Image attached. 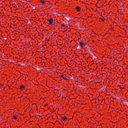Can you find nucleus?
I'll use <instances>...</instances> for the list:
<instances>
[{
    "instance_id": "f257e3e1",
    "label": "nucleus",
    "mask_w": 128,
    "mask_h": 128,
    "mask_svg": "<svg viewBox=\"0 0 128 128\" xmlns=\"http://www.w3.org/2000/svg\"><path fill=\"white\" fill-rule=\"evenodd\" d=\"M55 20H54L52 18H48L47 19V21L46 22L48 24L50 25L54 24Z\"/></svg>"
},
{
    "instance_id": "f03ea898",
    "label": "nucleus",
    "mask_w": 128,
    "mask_h": 128,
    "mask_svg": "<svg viewBox=\"0 0 128 128\" xmlns=\"http://www.w3.org/2000/svg\"><path fill=\"white\" fill-rule=\"evenodd\" d=\"M66 75L64 74H62L60 76V77L61 80H66L68 81V80L66 78Z\"/></svg>"
},
{
    "instance_id": "7ed1b4c3",
    "label": "nucleus",
    "mask_w": 128,
    "mask_h": 128,
    "mask_svg": "<svg viewBox=\"0 0 128 128\" xmlns=\"http://www.w3.org/2000/svg\"><path fill=\"white\" fill-rule=\"evenodd\" d=\"M60 118L62 120L65 121L67 120V118L64 114H62L60 116Z\"/></svg>"
},
{
    "instance_id": "20e7f679",
    "label": "nucleus",
    "mask_w": 128,
    "mask_h": 128,
    "mask_svg": "<svg viewBox=\"0 0 128 128\" xmlns=\"http://www.w3.org/2000/svg\"><path fill=\"white\" fill-rule=\"evenodd\" d=\"M72 56H71V58L70 56H66V57L64 58L65 61L67 62H70L72 60Z\"/></svg>"
},
{
    "instance_id": "39448f33",
    "label": "nucleus",
    "mask_w": 128,
    "mask_h": 128,
    "mask_svg": "<svg viewBox=\"0 0 128 128\" xmlns=\"http://www.w3.org/2000/svg\"><path fill=\"white\" fill-rule=\"evenodd\" d=\"M82 56H78V58H77V59L78 60V62H81L82 61H84V60H86V56H83V58L82 59V60H78V59H80V58H82Z\"/></svg>"
},
{
    "instance_id": "423d86ee",
    "label": "nucleus",
    "mask_w": 128,
    "mask_h": 128,
    "mask_svg": "<svg viewBox=\"0 0 128 128\" xmlns=\"http://www.w3.org/2000/svg\"><path fill=\"white\" fill-rule=\"evenodd\" d=\"M102 60H105L106 62H108L110 60V59L108 56L107 57H105L104 56H103Z\"/></svg>"
},
{
    "instance_id": "0eeeda50",
    "label": "nucleus",
    "mask_w": 128,
    "mask_h": 128,
    "mask_svg": "<svg viewBox=\"0 0 128 128\" xmlns=\"http://www.w3.org/2000/svg\"><path fill=\"white\" fill-rule=\"evenodd\" d=\"M123 58L121 57H116V59H117L118 60V63H119V62L120 61H122V60Z\"/></svg>"
},
{
    "instance_id": "6e6552de",
    "label": "nucleus",
    "mask_w": 128,
    "mask_h": 128,
    "mask_svg": "<svg viewBox=\"0 0 128 128\" xmlns=\"http://www.w3.org/2000/svg\"><path fill=\"white\" fill-rule=\"evenodd\" d=\"M12 118L14 119V120H16L17 119L18 117L15 115H13L12 116Z\"/></svg>"
},
{
    "instance_id": "1a4fd4ad",
    "label": "nucleus",
    "mask_w": 128,
    "mask_h": 128,
    "mask_svg": "<svg viewBox=\"0 0 128 128\" xmlns=\"http://www.w3.org/2000/svg\"><path fill=\"white\" fill-rule=\"evenodd\" d=\"M113 58H114V62H115L116 64H117V62H118V60L117 59H116V58H114V57Z\"/></svg>"
},
{
    "instance_id": "9d476101",
    "label": "nucleus",
    "mask_w": 128,
    "mask_h": 128,
    "mask_svg": "<svg viewBox=\"0 0 128 128\" xmlns=\"http://www.w3.org/2000/svg\"><path fill=\"white\" fill-rule=\"evenodd\" d=\"M80 46L82 47H83V46H84V43L82 42H80Z\"/></svg>"
},
{
    "instance_id": "9b49d317",
    "label": "nucleus",
    "mask_w": 128,
    "mask_h": 128,
    "mask_svg": "<svg viewBox=\"0 0 128 128\" xmlns=\"http://www.w3.org/2000/svg\"><path fill=\"white\" fill-rule=\"evenodd\" d=\"M25 88V86L24 85H22L20 86V89L21 90H23Z\"/></svg>"
},
{
    "instance_id": "f8f14e48",
    "label": "nucleus",
    "mask_w": 128,
    "mask_h": 128,
    "mask_svg": "<svg viewBox=\"0 0 128 128\" xmlns=\"http://www.w3.org/2000/svg\"><path fill=\"white\" fill-rule=\"evenodd\" d=\"M76 10L78 11H80V8L78 6H76Z\"/></svg>"
},
{
    "instance_id": "ddd939ff",
    "label": "nucleus",
    "mask_w": 128,
    "mask_h": 128,
    "mask_svg": "<svg viewBox=\"0 0 128 128\" xmlns=\"http://www.w3.org/2000/svg\"><path fill=\"white\" fill-rule=\"evenodd\" d=\"M15 58H17V59L18 58H19V61H19L20 60H22V59L21 58V56H15Z\"/></svg>"
},
{
    "instance_id": "4468645a",
    "label": "nucleus",
    "mask_w": 128,
    "mask_h": 128,
    "mask_svg": "<svg viewBox=\"0 0 128 128\" xmlns=\"http://www.w3.org/2000/svg\"><path fill=\"white\" fill-rule=\"evenodd\" d=\"M61 24L62 25V27H61V28H63V29H65V25L64 24L62 23Z\"/></svg>"
},
{
    "instance_id": "2eb2a0df",
    "label": "nucleus",
    "mask_w": 128,
    "mask_h": 128,
    "mask_svg": "<svg viewBox=\"0 0 128 128\" xmlns=\"http://www.w3.org/2000/svg\"><path fill=\"white\" fill-rule=\"evenodd\" d=\"M94 56H92V57H91L90 56H89V57L90 58H91L92 60H93V59H96V58H97V59H98V56H95V57H96L95 58H94Z\"/></svg>"
},
{
    "instance_id": "dca6fc26",
    "label": "nucleus",
    "mask_w": 128,
    "mask_h": 128,
    "mask_svg": "<svg viewBox=\"0 0 128 128\" xmlns=\"http://www.w3.org/2000/svg\"><path fill=\"white\" fill-rule=\"evenodd\" d=\"M65 19L66 20H68V21L70 20V19L68 17H66L65 18Z\"/></svg>"
},
{
    "instance_id": "f3484780",
    "label": "nucleus",
    "mask_w": 128,
    "mask_h": 128,
    "mask_svg": "<svg viewBox=\"0 0 128 128\" xmlns=\"http://www.w3.org/2000/svg\"><path fill=\"white\" fill-rule=\"evenodd\" d=\"M90 56H96L92 53H91L90 54Z\"/></svg>"
},
{
    "instance_id": "a211bd4d",
    "label": "nucleus",
    "mask_w": 128,
    "mask_h": 128,
    "mask_svg": "<svg viewBox=\"0 0 128 128\" xmlns=\"http://www.w3.org/2000/svg\"><path fill=\"white\" fill-rule=\"evenodd\" d=\"M39 58L40 59H41L42 58H45V59L46 58H45V56H44L43 58H42V57H41L40 56H39Z\"/></svg>"
},
{
    "instance_id": "6ab92c4d",
    "label": "nucleus",
    "mask_w": 128,
    "mask_h": 128,
    "mask_svg": "<svg viewBox=\"0 0 128 128\" xmlns=\"http://www.w3.org/2000/svg\"><path fill=\"white\" fill-rule=\"evenodd\" d=\"M123 53H124V55H125V54H126V50H124V52H123Z\"/></svg>"
},
{
    "instance_id": "aec40b11",
    "label": "nucleus",
    "mask_w": 128,
    "mask_h": 128,
    "mask_svg": "<svg viewBox=\"0 0 128 128\" xmlns=\"http://www.w3.org/2000/svg\"><path fill=\"white\" fill-rule=\"evenodd\" d=\"M84 46L86 47L87 46L86 44L85 43H84Z\"/></svg>"
},
{
    "instance_id": "412c9836",
    "label": "nucleus",
    "mask_w": 128,
    "mask_h": 128,
    "mask_svg": "<svg viewBox=\"0 0 128 128\" xmlns=\"http://www.w3.org/2000/svg\"><path fill=\"white\" fill-rule=\"evenodd\" d=\"M40 2L42 3H44L45 2H44V1H40Z\"/></svg>"
},
{
    "instance_id": "4be33fe9",
    "label": "nucleus",
    "mask_w": 128,
    "mask_h": 128,
    "mask_svg": "<svg viewBox=\"0 0 128 128\" xmlns=\"http://www.w3.org/2000/svg\"><path fill=\"white\" fill-rule=\"evenodd\" d=\"M2 86V84H0V88H1Z\"/></svg>"
},
{
    "instance_id": "5701e85b",
    "label": "nucleus",
    "mask_w": 128,
    "mask_h": 128,
    "mask_svg": "<svg viewBox=\"0 0 128 128\" xmlns=\"http://www.w3.org/2000/svg\"><path fill=\"white\" fill-rule=\"evenodd\" d=\"M4 54V52H3L2 54L1 55V56H2V55H4V54Z\"/></svg>"
},
{
    "instance_id": "b1692460",
    "label": "nucleus",
    "mask_w": 128,
    "mask_h": 128,
    "mask_svg": "<svg viewBox=\"0 0 128 128\" xmlns=\"http://www.w3.org/2000/svg\"><path fill=\"white\" fill-rule=\"evenodd\" d=\"M4 39L5 40H6L7 39V38H4Z\"/></svg>"
},
{
    "instance_id": "393cba45",
    "label": "nucleus",
    "mask_w": 128,
    "mask_h": 128,
    "mask_svg": "<svg viewBox=\"0 0 128 128\" xmlns=\"http://www.w3.org/2000/svg\"><path fill=\"white\" fill-rule=\"evenodd\" d=\"M112 64H115L116 63L115 62H114H114H112Z\"/></svg>"
},
{
    "instance_id": "a878e982",
    "label": "nucleus",
    "mask_w": 128,
    "mask_h": 128,
    "mask_svg": "<svg viewBox=\"0 0 128 128\" xmlns=\"http://www.w3.org/2000/svg\"><path fill=\"white\" fill-rule=\"evenodd\" d=\"M98 13L100 15H102V14L100 12H98Z\"/></svg>"
},
{
    "instance_id": "bb28decb",
    "label": "nucleus",
    "mask_w": 128,
    "mask_h": 128,
    "mask_svg": "<svg viewBox=\"0 0 128 128\" xmlns=\"http://www.w3.org/2000/svg\"><path fill=\"white\" fill-rule=\"evenodd\" d=\"M86 39H85L84 40V41H83L82 42H84V43H85L86 42Z\"/></svg>"
},
{
    "instance_id": "cd10ccee",
    "label": "nucleus",
    "mask_w": 128,
    "mask_h": 128,
    "mask_svg": "<svg viewBox=\"0 0 128 128\" xmlns=\"http://www.w3.org/2000/svg\"><path fill=\"white\" fill-rule=\"evenodd\" d=\"M53 61H55V60H56V58H53Z\"/></svg>"
},
{
    "instance_id": "c85d7f7f",
    "label": "nucleus",
    "mask_w": 128,
    "mask_h": 128,
    "mask_svg": "<svg viewBox=\"0 0 128 128\" xmlns=\"http://www.w3.org/2000/svg\"><path fill=\"white\" fill-rule=\"evenodd\" d=\"M104 20L103 19H101V21H102V22H103L104 21Z\"/></svg>"
},
{
    "instance_id": "c756f323",
    "label": "nucleus",
    "mask_w": 128,
    "mask_h": 128,
    "mask_svg": "<svg viewBox=\"0 0 128 128\" xmlns=\"http://www.w3.org/2000/svg\"><path fill=\"white\" fill-rule=\"evenodd\" d=\"M66 24H69V23L68 22H67L66 23Z\"/></svg>"
},
{
    "instance_id": "7c9ffc66",
    "label": "nucleus",
    "mask_w": 128,
    "mask_h": 128,
    "mask_svg": "<svg viewBox=\"0 0 128 128\" xmlns=\"http://www.w3.org/2000/svg\"><path fill=\"white\" fill-rule=\"evenodd\" d=\"M42 36H43V38H44V35H43V34L42 33Z\"/></svg>"
},
{
    "instance_id": "2f4dec72",
    "label": "nucleus",
    "mask_w": 128,
    "mask_h": 128,
    "mask_svg": "<svg viewBox=\"0 0 128 128\" xmlns=\"http://www.w3.org/2000/svg\"><path fill=\"white\" fill-rule=\"evenodd\" d=\"M126 26V27H127V25H124V24H123V25H122V26Z\"/></svg>"
},
{
    "instance_id": "473e14b6",
    "label": "nucleus",
    "mask_w": 128,
    "mask_h": 128,
    "mask_svg": "<svg viewBox=\"0 0 128 128\" xmlns=\"http://www.w3.org/2000/svg\"><path fill=\"white\" fill-rule=\"evenodd\" d=\"M125 8H123L122 9H123L124 10H125Z\"/></svg>"
},
{
    "instance_id": "72a5a7b5",
    "label": "nucleus",
    "mask_w": 128,
    "mask_h": 128,
    "mask_svg": "<svg viewBox=\"0 0 128 128\" xmlns=\"http://www.w3.org/2000/svg\"><path fill=\"white\" fill-rule=\"evenodd\" d=\"M50 34H50V33L48 34V35H50Z\"/></svg>"
},
{
    "instance_id": "f704fd0d",
    "label": "nucleus",
    "mask_w": 128,
    "mask_h": 128,
    "mask_svg": "<svg viewBox=\"0 0 128 128\" xmlns=\"http://www.w3.org/2000/svg\"><path fill=\"white\" fill-rule=\"evenodd\" d=\"M4 47H2V48L3 49L4 48Z\"/></svg>"
},
{
    "instance_id": "c9c22d12",
    "label": "nucleus",
    "mask_w": 128,
    "mask_h": 128,
    "mask_svg": "<svg viewBox=\"0 0 128 128\" xmlns=\"http://www.w3.org/2000/svg\"><path fill=\"white\" fill-rule=\"evenodd\" d=\"M92 42H94V40H92Z\"/></svg>"
},
{
    "instance_id": "e433bc0d",
    "label": "nucleus",
    "mask_w": 128,
    "mask_h": 128,
    "mask_svg": "<svg viewBox=\"0 0 128 128\" xmlns=\"http://www.w3.org/2000/svg\"><path fill=\"white\" fill-rule=\"evenodd\" d=\"M117 54H120V52H119Z\"/></svg>"
},
{
    "instance_id": "4c0bfd02",
    "label": "nucleus",
    "mask_w": 128,
    "mask_h": 128,
    "mask_svg": "<svg viewBox=\"0 0 128 128\" xmlns=\"http://www.w3.org/2000/svg\"><path fill=\"white\" fill-rule=\"evenodd\" d=\"M126 96V98H127V96Z\"/></svg>"
},
{
    "instance_id": "58836bf2",
    "label": "nucleus",
    "mask_w": 128,
    "mask_h": 128,
    "mask_svg": "<svg viewBox=\"0 0 128 128\" xmlns=\"http://www.w3.org/2000/svg\"><path fill=\"white\" fill-rule=\"evenodd\" d=\"M99 61L100 62L101 61V60H99Z\"/></svg>"
},
{
    "instance_id": "ea45409f",
    "label": "nucleus",
    "mask_w": 128,
    "mask_h": 128,
    "mask_svg": "<svg viewBox=\"0 0 128 128\" xmlns=\"http://www.w3.org/2000/svg\"><path fill=\"white\" fill-rule=\"evenodd\" d=\"M54 5L56 6V3H55V4H54Z\"/></svg>"
},
{
    "instance_id": "a19ab883",
    "label": "nucleus",
    "mask_w": 128,
    "mask_h": 128,
    "mask_svg": "<svg viewBox=\"0 0 128 128\" xmlns=\"http://www.w3.org/2000/svg\"><path fill=\"white\" fill-rule=\"evenodd\" d=\"M115 55H113V56H115Z\"/></svg>"
},
{
    "instance_id": "79ce46f5",
    "label": "nucleus",
    "mask_w": 128,
    "mask_h": 128,
    "mask_svg": "<svg viewBox=\"0 0 128 128\" xmlns=\"http://www.w3.org/2000/svg\"><path fill=\"white\" fill-rule=\"evenodd\" d=\"M33 9H35V7L34 8H33Z\"/></svg>"
},
{
    "instance_id": "37998d69",
    "label": "nucleus",
    "mask_w": 128,
    "mask_h": 128,
    "mask_svg": "<svg viewBox=\"0 0 128 128\" xmlns=\"http://www.w3.org/2000/svg\"><path fill=\"white\" fill-rule=\"evenodd\" d=\"M62 43H64V42H62Z\"/></svg>"
},
{
    "instance_id": "c03bdc74",
    "label": "nucleus",
    "mask_w": 128,
    "mask_h": 128,
    "mask_svg": "<svg viewBox=\"0 0 128 128\" xmlns=\"http://www.w3.org/2000/svg\"><path fill=\"white\" fill-rule=\"evenodd\" d=\"M82 38H84V36H83L82 37Z\"/></svg>"
},
{
    "instance_id": "a18cd8bd",
    "label": "nucleus",
    "mask_w": 128,
    "mask_h": 128,
    "mask_svg": "<svg viewBox=\"0 0 128 128\" xmlns=\"http://www.w3.org/2000/svg\"><path fill=\"white\" fill-rule=\"evenodd\" d=\"M4 60V61H6V60Z\"/></svg>"
},
{
    "instance_id": "49530a36",
    "label": "nucleus",
    "mask_w": 128,
    "mask_h": 128,
    "mask_svg": "<svg viewBox=\"0 0 128 128\" xmlns=\"http://www.w3.org/2000/svg\"><path fill=\"white\" fill-rule=\"evenodd\" d=\"M14 14H16V13H15V12H14Z\"/></svg>"
},
{
    "instance_id": "de8ad7c7",
    "label": "nucleus",
    "mask_w": 128,
    "mask_h": 128,
    "mask_svg": "<svg viewBox=\"0 0 128 128\" xmlns=\"http://www.w3.org/2000/svg\"><path fill=\"white\" fill-rule=\"evenodd\" d=\"M123 29H124V30H125V28H123Z\"/></svg>"
},
{
    "instance_id": "09e8293b",
    "label": "nucleus",
    "mask_w": 128,
    "mask_h": 128,
    "mask_svg": "<svg viewBox=\"0 0 128 128\" xmlns=\"http://www.w3.org/2000/svg\"><path fill=\"white\" fill-rule=\"evenodd\" d=\"M126 126H128V124H127L126 125Z\"/></svg>"
},
{
    "instance_id": "8fccbe9b",
    "label": "nucleus",
    "mask_w": 128,
    "mask_h": 128,
    "mask_svg": "<svg viewBox=\"0 0 128 128\" xmlns=\"http://www.w3.org/2000/svg\"><path fill=\"white\" fill-rule=\"evenodd\" d=\"M52 56H51V58H52Z\"/></svg>"
},
{
    "instance_id": "3c124183",
    "label": "nucleus",
    "mask_w": 128,
    "mask_h": 128,
    "mask_svg": "<svg viewBox=\"0 0 128 128\" xmlns=\"http://www.w3.org/2000/svg\"><path fill=\"white\" fill-rule=\"evenodd\" d=\"M0 36H2V34H0Z\"/></svg>"
},
{
    "instance_id": "603ef678",
    "label": "nucleus",
    "mask_w": 128,
    "mask_h": 128,
    "mask_svg": "<svg viewBox=\"0 0 128 128\" xmlns=\"http://www.w3.org/2000/svg\"><path fill=\"white\" fill-rule=\"evenodd\" d=\"M32 56V55H30V56Z\"/></svg>"
},
{
    "instance_id": "864d4df0",
    "label": "nucleus",
    "mask_w": 128,
    "mask_h": 128,
    "mask_svg": "<svg viewBox=\"0 0 128 128\" xmlns=\"http://www.w3.org/2000/svg\"><path fill=\"white\" fill-rule=\"evenodd\" d=\"M20 114V115H22V114Z\"/></svg>"
},
{
    "instance_id": "5fc2aeb1",
    "label": "nucleus",
    "mask_w": 128,
    "mask_h": 128,
    "mask_svg": "<svg viewBox=\"0 0 128 128\" xmlns=\"http://www.w3.org/2000/svg\"><path fill=\"white\" fill-rule=\"evenodd\" d=\"M18 9V8H16V10H17Z\"/></svg>"
},
{
    "instance_id": "6e6d98bb",
    "label": "nucleus",
    "mask_w": 128,
    "mask_h": 128,
    "mask_svg": "<svg viewBox=\"0 0 128 128\" xmlns=\"http://www.w3.org/2000/svg\"><path fill=\"white\" fill-rule=\"evenodd\" d=\"M120 22L121 23H122L120 21Z\"/></svg>"
},
{
    "instance_id": "4d7b16f0",
    "label": "nucleus",
    "mask_w": 128,
    "mask_h": 128,
    "mask_svg": "<svg viewBox=\"0 0 128 128\" xmlns=\"http://www.w3.org/2000/svg\"><path fill=\"white\" fill-rule=\"evenodd\" d=\"M63 22H65L64 20V21H63Z\"/></svg>"
},
{
    "instance_id": "13d9d810",
    "label": "nucleus",
    "mask_w": 128,
    "mask_h": 128,
    "mask_svg": "<svg viewBox=\"0 0 128 128\" xmlns=\"http://www.w3.org/2000/svg\"><path fill=\"white\" fill-rule=\"evenodd\" d=\"M10 56H12V55H10Z\"/></svg>"
},
{
    "instance_id": "bf43d9fd",
    "label": "nucleus",
    "mask_w": 128,
    "mask_h": 128,
    "mask_svg": "<svg viewBox=\"0 0 128 128\" xmlns=\"http://www.w3.org/2000/svg\"><path fill=\"white\" fill-rule=\"evenodd\" d=\"M19 56H20V55H19Z\"/></svg>"
},
{
    "instance_id": "052dcab7",
    "label": "nucleus",
    "mask_w": 128,
    "mask_h": 128,
    "mask_svg": "<svg viewBox=\"0 0 128 128\" xmlns=\"http://www.w3.org/2000/svg\"><path fill=\"white\" fill-rule=\"evenodd\" d=\"M116 68V67H114V68Z\"/></svg>"
},
{
    "instance_id": "680f3d73",
    "label": "nucleus",
    "mask_w": 128,
    "mask_h": 128,
    "mask_svg": "<svg viewBox=\"0 0 128 128\" xmlns=\"http://www.w3.org/2000/svg\"><path fill=\"white\" fill-rule=\"evenodd\" d=\"M116 68V67H114V68Z\"/></svg>"
},
{
    "instance_id": "e2e57ef3",
    "label": "nucleus",
    "mask_w": 128,
    "mask_h": 128,
    "mask_svg": "<svg viewBox=\"0 0 128 128\" xmlns=\"http://www.w3.org/2000/svg\"><path fill=\"white\" fill-rule=\"evenodd\" d=\"M116 68V67H114V68Z\"/></svg>"
},
{
    "instance_id": "0e129e2a",
    "label": "nucleus",
    "mask_w": 128,
    "mask_h": 128,
    "mask_svg": "<svg viewBox=\"0 0 128 128\" xmlns=\"http://www.w3.org/2000/svg\"><path fill=\"white\" fill-rule=\"evenodd\" d=\"M56 44H58L57 42H56Z\"/></svg>"
},
{
    "instance_id": "69168bd1",
    "label": "nucleus",
    "mask_w": 128,
    "mask_h": 128,
    "mask_svg": "<svg viewBox=\"0 0 128 128\" xmlns=\"http://www.w3.org/2000/svg\"><path fill=\"white\" fill-rule=\"evenodd\" d=\"M56 44H58L57 42H56Z\"/></svg>"
},
{
    "instance_id": "338daca9",
    "label": "nucleus",
    "mask_w": 128,
    "mask_h": 128,
    "mask_svg": "<svg viewBox=\"0 0 128 128\" xmlns=\"http://www.w3.org/2000/svg\"><path fill=\"white\" fill-rule=\"evenodd\" d=\"M44 26H45V25H44Z\"/></svg>"
},
{
    "instance_id": "774afa93",
    "label": "nucleus",
    "mask_w": 128,
    "mask_h": 128,
    "mask_svg": "<svg viewBox=\"0 0 128 128\" xmlns=\"http://www.w3.org/2000/svg\"><path fill=\"white\" fill-rule=\"evenodd\" d=\"M56 22V23H57V22Z\"/></svg>"
}]
</instances>
